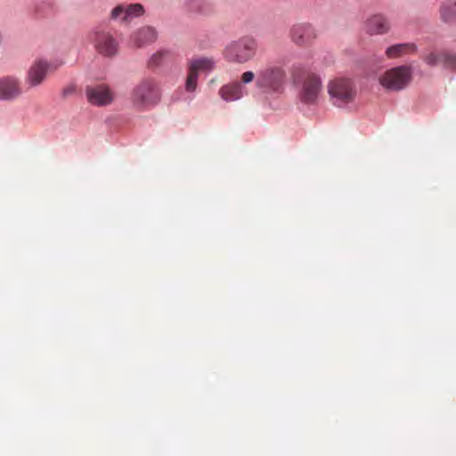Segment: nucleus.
Returning a JSON list of instances; mask_svg holds the SVG:
<instances>
[{"instance_id":"f257e3e1","label":"nucleus","mask_w":456,"mask_h":456,"mask_svg":"<svg viewBox=\"0 0 456 456\" xmlns=\"http://www.w3.org/2000/svg\"><path fill=\"white\" fill-rule=\"evenodd\" d=\"M285 81V69L279 63H266L256 71V87L264 94L281 93Z\"/></svg>"},{"instance_id":"f03ea898","label":"nucleus","mask_w":456,"mask_h":456,"mask_svg":"<svg viewBox=\"0 0 456 456\" xmlns=\"http://www.w3.org/2000/svg\"><path fill=\"white\" fill-rule=\"evenodd\" d=\"M257 49L256 39L251 36H244L229 42L222 54L228 62L244 64L256 56Z\"/></svg>"},{"instance_id":"7ed1b4c3","label":"nucleus","mask_w":456,"mask_h":456,"mask_svg":"<svg viewBox=\"0 0 456 456\" xmlns=\"http://www.w3.org/2000/svg\"><path fill=\"white\" fill-rule=\"evenodd\" d=\"M411 77V68L403 65L386 70L379 77V82L386 90L396 92L404 89Z\"/></svg>"},{"instance_id":"20e7f679","label":"nucleus","mask_w":456,"mask_h":456,"mask_svg":"<svg viewBox=\"0 0 456 456\" xmlns=\"http://www.w3.org/2000/svg\"><path fill=\"white\" fill-rule=\"evenodd\" d=\"M159 96V89L156 83L151 79H144L134 88L131 100L135 107L144 108L155 104Z\"/></svg>"},{"instance_id":"39448f33","label":"nucleus","mask_w":456,"mask_h":456,"mask_svg":"<svg viewBox=\"0 0 456 456\" xmlns=\"http://www.w3.org/2000/svg\"><path fill=\"white\" fill-rule=\"evenodd\" d=\"M62 64L63 62L59 61L51 62L42 59L35 61L28 69L25 77L28 88L37 87L43 84L47 73L57 70Z\"/></svg>"},{"instance_id":"423d86ee","label":"nucleus","mask_w":456,"mask_h":456,"mask_svg":"<svg viewBox=\"0 0 456 456\" xmlns=\"http://www.w3.org/2000/svg\"><path fill=\"white\" fill-rule=\"evenodd\" d=\"M88 38L95 51L104 57H113L118 52V42L110 31L96 28L89 34Z\"/></svg>"},{"instance_id":"0eeeda50","label":"nucleus","mask_w":456,"mask_h":456,"mask_svg":"<svg viewBox=\"0 0 456 456\" xmlns=\"http://www.w3.org/2000/svg\"><path fill=\"white\" fill-rule=\"evenodd\" d=\"M328 92L338 106L352 102L355 96V88L351 80L337 78L330 82Z\"/></svg>"},{"instance_id":"6e6552de","label":"nucleus","mask_w":456,"mask_h":456,"mask_svg":"<svg viewBox=\"0 0 456 456\" xmlns=\"http://www.w3.org/2000/svg\"><path fill=\"white\" fill-rule=\"evenodd\" d=\"M215 67V61L212 58H198L191 60L189 65V73L186 79L185 88L188 92L195 91L200 72H208Z\"/></svg>"},{"instance_id":"1a4fd4ad","label":"nucleus","mask_w":456,"mask_h":456,"mask_svg":"<svg viewBox=\"0 0 456 456\" xmlns=\"http://www.w3.org/2000/svg\"><path fill=\"white\" fill-rule=\"evenodd\" d=\"M321 90L322 82L320 77L315 74L309 73L302 83L299 97L305 103H314L317 100Z\"/></svg>"},{"instance_id":"9d476101","label":"nucleus","mask_w":456,"mask_h":456,"mask_svg":"<svg viewBox=\"0 0 456 456\" xmlns=\"http://www.w3.org/2000/svg\"><path fill=\"white\" fill-rule=\"evenodd\" d=\"M86 94L88 102L96 106H105L110 104L114 100V95L109 86L98 85L95 86H87Z\"/></svg>"},{"instance_id":"9b49d317","label":"nucleus","mask_w":456,"mask_h":456,"mask_svg":"<svg viewBox=\"0 0 456 456\" xmlns=\"http://www.w3.org/2000/svg\"><path fill=\"white\" fill-rule=\"evenodd\" d=\"M289 35L291 40L297 45H308L317 37L314 28L308 23L292 26Z\"/></svg>"},{"instance_id":"f8f14e48","label":"nucleus","mask_w":456,"mask_h":456,"mask_svg":"<svg viewBox=\"0 0 456 456\" xmlns=\"http://www.w3.org/2000/svg\"><path fill=\"white\" fill-rule=\"evenodd\" d=\"M22 94L20 81L14 77L0 78V100L11 101Z\"/></svg>"},{"instance_id":"ddd939ff","label":"nucleus","mask_w":456,"mask_h":456,"mask_svg":"<svg viewBox=\"0 0 456 456\" xmlns=\"http://www.w3.org/2000/svg\"><path fill=\"white\" fill-rule=\"evenodd\" d=\"M144 12V8L141 4H118L112 9L110 12L111 20H120L129 21L134 17H139Z\"/></svg>"},{"instance_id":"4468645a","label":"nucleus","mask_w":456,"mask_h":456,"mask_svg":"<svg viewBox=\"0 0 456 456\" xmlns=\"http://www.w3.org/2000/svg\"><path fill=\"white\" fill-rule=\"evenodd\" d=\"M389 28L387 19L381 14L372 15L365 22V31L371 36L386 34Z\"/></svg>"},{"instance_id":"2eb2a0df","label":"nucleus","mask_w":456,"mask_h":456,"mask_svg":"<svg viewBox=\"0 0 456 456\" xmlns=\"http://www.w3.org/2000/svg\"><path fill=\"white\" fill-rule=\"evenodd\" d=\"M156 38L157 32L152 27L150 26L140 28L130 37V40L133 45L135 47H142L147 44H151L154 42Z\"/></svg>"},{"instance_id":"dca6fc26","label":"nucleus","mask_w":456,"mask_h":456,"mask_svg":"<svg viewBox=\"0 0 456 456\" xmlns=\"http://www.w3.org/2000/svg\"><path fill=\"white\" fill-rule=\"evenodd\" d=\"M244 94V86L239 82L224 85L219 90L220 97L226 102L237 101Z\"/></svg>"},{"instance_id":"f3484780","label":"nucleus","mask_w":456,"mask_h":456,"mask_svg":"<svg viewBox=\"0 0 456 456\" xmlns=\"http://www.w3.org/2000/svg\"><path fill=\"white\" fill-rule=\"evenodd\" d=\"M417 52V45L414 43L395 44L387 47L385 54L387 59H396L404 55L412 54Z\"/></svg>"},{"instance_id":"a211bd4d","label":"nucleus","mask_w":456,"mask_h":456,"mask_svg":"<svg viewBox=\"0 0 456 456\" xmlns=\"http://www.w3.org/2000/svg\"><path fill=\"white\" fill-rule=\"evenodd\" d=\"M186 5L190 12L208 15L214 12L211 3L207 0H186Z\"/></svg>"},{"instance_id":"6ab92c4d","label":"nucleus","mask_w":456,"mask_h":456,"mask_svg":"<svg viewBox=\"0 0 456 456\" xmlns=\"http://www.w3.org/2000/svg\"><path fill=\"white\" fill-rule=\"evenodd\" d=\"M441 20L446 23L456 21V0L444 2L440 6Z\"/></svg>"},{"instance_id":"aec40b11","label":"nucleus","mask_w":456,"mask_h":456,"mask_svg":"<svg viewBox=\"0 0 456 456\" xmlns=\"http://www.w3.org/2000/svg\"><path fill=\"white\" fill-rule=\"evenodd\" d=\"M444 55H445V51L439 52V53L432 52V53H429L428 54L425 55L423 57V60L428 65H429L431 67H434V66H436L439 64L444 65Z\"/></svg>"},{"instance_id":"412c9836","label":"nucleus","mask_w":456,"mask_h":456,"mask_svg":"<svg viewBox=\"0 0 456 456\" xmlns=\"http://www.w3.org/2000/svg\"><path fill=\"white\" fill-rule=\"evenodd\" d=\"M444 67L456 71V52L445 51L444 56Z\"/></svg>"},{"instance_id":"4be33fe9","label":"nucleus","mask_w":456,"mask_h":456,"mask_svg":"<svg viewBox=\"0 0 456 456\" xmlns=\"http://www.w3.org/2000/svg\"><path fill=\"white\" fill-rule=\"evenodd\" d=\"M256 72L255 73L251 70H247L241 74L240 83L242 86L248 85V84L252 83L253 81L256 82Z\"/></svg>"},{"instance_id":"5701e85b","label":"nucleus","mask_w":456,"mask_h":456,"mask_svg":"<svg viewBox=\"0 0 456 456\" xmlns=\"http://www.w3.org/2000/svg\"><path fill=\"white\" fill-rule=\"evenodd\" d=\"M167 54L168 53L165 51L158 52L157 53L151 56L150 60V65L158 66L160 63L161 59Z\"/></svg>"}]
</instances>
